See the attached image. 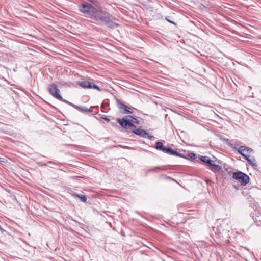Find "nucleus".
<instances>
[{"instance_id": "obj_23", "label": "nucleus", "mask_w": 261, "mask_h": 261, "mask_svg": "<svg viewBox=\"0 0 261 261\" xmlns=\"http://www.w3.org/2000/svg\"><path fill=\"white\" fill-rule=\"evenodd\" d=\"M47 164H51V165H61V163H59V162H57V163H56V162H54L53 161H48L47 162Z\"/></svg>"}, {"instance_id": "obj_15", "label": "nucleus", "mask_w": 261, "mask_h": 261, "mask_svg": "<svg viewBox=\"0 0 261 261\" xmlns=\"http://www.w3.org/2000/svg\"><path fill=\"white\" fill-rule=\"evenodd\" d=\"M168 154L173 155H175V156H177L181 157V158H185V159H188L187 158L185 157L183 154L179 153L176 150H173L171 148H170V150L169 151Z\"/></svg>"}, {"instance_id": "obj_18", "label": "nucleus", "mask_w": 261, "mask_h": 261, "mask_svg": "<svg viewBox=\"0 0 261 261\" xmlns=\"http://www.w3.org/2000/svg\"><path fill=\"white\" fill-rule=\"evenodd\" d=\"M160 169L159 167H154L153 168L149 169L146 171V174H148V173L151 172H156L158 171V170Z\"/></svg>"}, {"instance_id": "obj_10", "label": "nucleus", "mask_w": 261, "mask_h": 261, "mask_svg": "<svg viewBox=\"0 0 261 261\" xmlns=\"http://www.w3.org/2000/svg\"><path fill=\"white\" fill-rule=\"evenodd\" d=\"M239 154H240L242 156L243 155H247V154L248 153H253L254 150L249 147H247L246 146H241L237 150Z\"/></svg>"}, {"instance_id": "obj_11", "label": "nucleus", "mask_w": 261, "mask_h": 261, "mask_svg": "<svg viewBox=\"0 0 261 261\" xmlns=\"http://www.w3.org/2000/svg\"><path fill=\"white\" fill-rule=\"evenodd\" d=\"M154 148L158 150L161 151L164 153L168 154L170 147L165 146L163 143L160 141L156 142L154 144Z\"/></svg>"}, {"instance_id": "obj_27", "label": "nucleus", "mask_w": 261, "mask_h": 261, "mask_svg": "<svg viewBox=\"0 0 261 261\" xmlns=\"http://www.w3.org/2000/svg\"><path fill=\"white\" fill-rule=\"evenodd\" d=\"M216 241V243L217 244V245H220L221 244V242H217Z\"/></svg>"}, {"instance_id": "obj_20", "label": "nucleus", "mask_w": 261, "mask_h": 261, "mask_svg": "<svg viewBox=\"0 0 261 261\" xmlns=\"http://www.w3.org/2000/svg\"><path fill=\"white\" fill-rule=\"evenodd\" d=\"M146 138H148L151 140H154L155 139L154 136L149 135L148 133H147V135H146Z\"/></svg>"}, {"instance_id": "obj_17", "label": "nucleus", "mask_w": 261, "mask_h": 261, "mask_svg": "<svg viewBox=\"0 0 261 261\" xmlns=\"http://www.w3.org/2000/svg\"><path fill=\"white\" fill-rule=\"evenodd\" d=\"M254 211L255 212V215L257 217L261 216V209L259 206H256Z\"/></svg>"}, {"instance_id": "obj_19", "label": "nucleus", "mask_w": 261, "mask_h": 261, "mask_svg": "<svg viewBox=\"0 0 261 261\" xmlns=\"http://www.w3.org/2000/svg\"><path fill=\"white\" fill-rule=\"evenodd\" d=\"M59 100L62 101H63V102H64L66 103L67 104L71 106V107H73L74 108L75 107V105H74V104H73V103H71V102H69V101L64 99H63L62 97V99H59Z\"/></svg>"}, {"instance_id": "obj_9", "label": "nucleus", "mask_w": 261, "mask_h": 261, "mask_svg": "<svg viewBox=\"0 0 261 261\" xmlns=\"http://www.w3.org/2000/svg\"><path fill=\"white\" fill-rule=\"evenodd\" d=\"M128 134H130L131 133H133L135 134L138 135L143 138H146V135H147V132L141 128H138L137 127L135 128H133L132 129L126 130Z\"/></svg>"}, {"instance_id": "obj_7", "label": "nucleus", "mask_w": 261, "mask_h": 261, "mask_svg": "<svg viewBox=\"0 0 261 261\" xmlns=\"http://www.w3.org/2000/svg\"><path fill=\"white\" fill-rule=\"evenodd\" d=\"M117 105L118 108L122 114H129L133 113V111L132 110V108L124 104L118 99L117 100Z\"/></svg>"}, {"instance_id": "obj_16", "label": "nucleus", "mask_w": 261, "mask_h": 261, "mask_svg": "<svg viewBox=\"0 0 261 261\" xmlns=\"http://www.w3.org/2000/svg\"><path fill=\"white\" fill-rule=\"evenodd\" d=\"M73 196L74 197H77L80 199V200L83 202H86L87 201V197L85 196V195H80L78 194L74 193L73 194Z\"/></svg>"}, {"instance_id": "obj_5", "label": "nucleus", "mask_w": 261, "mask_h": 261, "mask_svg": "<svg viewBox=\"0 0 261 261\" xmlns=\"http://www.w3.org/2000/svg\"><path fill=\"white\" fill-rule=\"evenodd\" d=\"M232 177L240 182L242 186L246 185L249 182L250 180L249 177L247 174L239 171L234 172L232 175Z\"/></svg>"}, {"instance_id": "obj_14", "label": "nucleus", "mask_w": 261, "mask_h": 261, "mask_svg": "<svg viewBox=\"0 0 261 261\" xmlns=\"http://www.w3.org/2000/svg\"><path fill=\"white\" fill-rule=\"evenodd\" d=\"M74 108L83 113H85L87 112H93L92 110H91V109H88L87 107H84V106H78L75 105V107Z\"/></svg>"}, {"instance_id": "obj_22", "label": "nucleus", "mask_w": 261, "mask_h": 261, "mask_svg": "<svg viewBox=\"0 0 261 261\" xmlns=\"http://www.w3.org/2000/svg\"><path fill=\"white\" fill-rule=\"evenodd\" d=\"M169 18H170V16H167V17H166L165 19L168 22H170V23L173 24L174 25H176V23L175 22H174L173 21L171 20Z\"/></svg>"}, {"instance_id": "obj_25", "label": "nucleus", "mask_w": 261, "mask_h": 261, "mask_svg": "<svg viewBox=\"0 0 261 261\" xmlns=\"http://www.w3.org/2000/svg\"><path fill=\"white\" fill-rule=\"evenodd\" d=\"M0 230L1 231L2 233L5 234V233H7L6 231H5L3 228L0 226Z\"/></svg>"}, {"instance_id": "obj_26", "label": "nucleus", "mask_w": 261, "mask_h": 261, "mask_svg": "<svg viewBox=\"0 0 261 261\" xmlns=\"http://www.w3.org/2000/svg\"><path fill=\"white\" fill-rule=\"evenodd\" d=\"M250 217L254 220V214L253 213H251L250 214Z\"/></svg>"}, {"instance_id": "obj_12", "label": "nucleus", "mask_w": 261, "mask_h": 261, "mask_svg": "<svg viewBox=\"0 0 261 261\" xmlns=\"http://www.w3.org/2000/svg\"><path fill=\"white\" fill-rule=\"evenodd\" d=\"M243 157L253 167H256L257 166V163L254 158L250 159L248 155H244Z\"/></svg>"}, {"instance_id": "obj_8", "label": "nucleus", "mask_w": 261, "mask_h": 261, "mask_svg": "<svg viewBox=\"0 0 261 261\" xmlns=\"http://www.w3.org/2000/svg\"><path fill=\"white\" fill-rule=\"evenodd\" d=\"M79 85L84 89H95L100 91L99 87L95 85L93 82L88 81H83L79 83Z\"/></svg>"}, {"instance_id": "obj_4", "label": "nucleus", "mask_w": 261, "mask_h": 261, "mask_svg": "<svg viewBox=\"0 0 261 261\" xmlns=\"http://www.w3.org/2000/svg\"><path fill=\"white\" fill-rule=\"evenodd\" d=\"M199 160L201 162L207 164L210 169L213 172H219L222 169L221 166H219L218 164H216L214 161L211 160L210 158L207 156H200Z\"/></svg>"}, {"instance_id": "obj_13", "label": "nucleus", "mask_w": 261, "mask_h": 261, "mask_svg": "<svg viewBox=\"0 0 261 261\" xmlns=\"http://www.w3.org/2000/svg\"><path fill=\"white\" fill-rule=\"evenodd\" d=\"M185 237H188L186 233L184 232H181L179 234V240H178V242L180 244H188V242L187 240L184 239H185Z\"/></svg>"}, {"instance_id": "obj_21", "label": "nucleus", "mask_w": 261, "mask_h": 261, "mask_svg": "<svg viewBox=\"0 0 261 261\" xmlns=\"http://www.w3.org/2000/svg\"><path fill=\"white\" fill-rule=\"evenodd\" d=\"M188 157L191 159H194L196 158V154L191 152L189 154Z\"/></svg>"}, {"instance_id": "obj_1", "label": "nucleus", "mask_w": 261, "mask_h": 261, "mask_svg": "<svg viewBox=\"0 0 261 261\" xmlns=\"http://www.w3.org/2000/svg\"><path fill=\"white\" fill-rule=\"evenodd\" d=\"M79 11L84 15L91 19V22L96 24L107 25L113 28L115 23L112 20V15L103 8L96 1L90 0L79 6Z\"/></svg>"}, {"instance_id": "obj_2", "label": "nucleus", "mask_w": 261, "mask_h": 261, "mask_svg": "<svg viewBox=\"0 0 261 261\" xmlns=\"http://www.w3.org/2000/svg\"><path fill=\"white\" fill-rule=\"evenodd\" d=\"M230 226L228 225V222L226 220H223L216 226L212 228L213 231L215 233V236L213 233L211 234L212 238L215 237L217 239L222 240L224 242L227 243L229 240Z\"/></svg>"}, {"instance_id": "obj_24", "label": "nucleus", "mask_w": 261, "mask_h": 261, "mask_svg": "<svg viewBox=\"0 0 261 261\" xmlns=\"http://www.w3.org/2000/svg\"><path fill=\"white\" fill-rule=\"evenodd\" d=\"M101 118L104 119L105 120H106L107 122L110 121V119L106 117H101Z\"/></svg>"}, {"instance_id": "obj_6", "label": "nucleus", "mask_w": 261, "mask_h": 261, "mask_svg": "<svg viewBox=\"0 0 261 261\" xmlns=\"http://www.w3.org/2000/svg\"><path fill=\"white\" fill-rule=\"evenodd\" d=\"M48 90L49 93L58 99H62V96L59 94V89L55 84H51L48 86Z\"/></svg>"}, {"instance_id": "obj_28", "label": "nucleus", "mask_w": 261, "mask_h": 261, "mask_svg": "<svg viewBox=\"0 0 261 261\" xmlns=\"http://www.w3.org/2000/svg\"><path fill=\"white\" fill-rule=\"evenodd\" d=\"M112 126L117 125L115 123H112Z\"/></svg>"}, {"instance_id": "obj_29", "label": "nucleus", "mask_w": 261, "mask_h": 261, "mask_svg": "<svg viewBox=\"0 0 261 261\" xmlns=\"http://www.w3.org/2000/svg\"><path fill=\"white\" fill-rule=\"evenodd\" d=\"M2 159H3V158H1V157H0V162L2 161Z\"/></svg>"}, {"instance_id": "obj_3", "label": "nucleus", "mask_w": 261, "mask_h": 261, "mask_svg": "<svg viewBox=\"0 0 261 261\" xmlns=\"http://www.w3.org/2000/svg\"><path fill=\"white\" fill-rule=\"evenodd\" d=\"M116 121L126 130L136 128L137 126L135 124H140L137 117H134L131 115H127L122 118H117Z\"/></svg>"}]
</instances>
